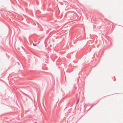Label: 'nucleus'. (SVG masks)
I'll list each match as a JSON object with an SVG mask.
<instances>
[{"mask_svg":"<svg viewBox=\"0 0 123 123\" xmlns=\"http://www.w3.org/2000/svg\"><path fill=\"white\" fill-rule=\"evenodd\" d=\"M79 98L78 99V100L77 101V102L76 103V104L78 103L79 102Z\"/></svg>","mask_w":123,"mask_h":123,"instance_id":"obj_1","label":"nucleus"},{"mask_svg":"<svg viewBox=\"0 0 123 123\" xmlns=\"http://www.w3.org/2000/svg\"><path fill=\"white\" fill-rule=\"evenodd\" d=\"M33 45L34 46H36L37 45V44H33Z\"/></svg>","mask_w":123,"mask_h":123,"instance_id":"obj_2","label":"nucleus"},{"mask_svg":"<svg viewBox=\"0 0 123 123\" xmlns=\"http://www.w3.org/2000/svg\"><path fill=\"white\" fill-rule=\"evenodd\" d=\"M35 123H37L36 122H35Z\"/></svg>","mask_w":123,"mask_h":123,"instance_id":"obj_3","label":"nucleus"}]
</instances>
